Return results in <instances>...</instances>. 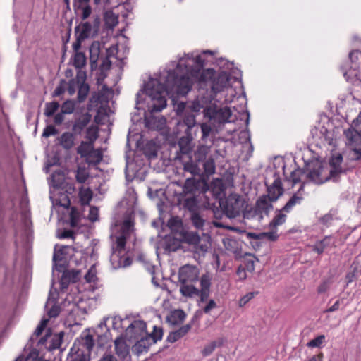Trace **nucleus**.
I'll return each instance as SVG.
<instances>
[{
    "mask_svg": "<svg viewBox=\"0 0 361 361\" xmlns=\"http://www.w3.org/2000/svg\"><path fill=\"white\" fill-rule=\"evenodd\" d=\"M197 190V183L194 178H187L183 186V190L180 194L195 195Z\"/></svg>",
    "mask_w": 361,
    "mask_h": 361,
    "instance_id": "b1692460",
    "label": "nucleus"
},
{
    "mask_svg": "<svg viewBox=\"0 0 361 361\" xmlns=\"http://www.w3.org/2000/svg\"><path fill=\"white\" fill-rule=\"evenodd\" d=\"M243 267L249 272L255 270V261L252 259H245L243 262Z\"/></svg>",
    "mask_w": 361,
    "mask_h": 361,
    "instance_id": "052dcab7",
    "label": "nucleus"
},
{
    "mask_svg": "<svg viewBox=\"0 0 361 361\" xmlns=\"http://www.w3.org/2000/svg\"><path fill=\"white\" fill-rule=\"evenodd\" d=\"M133 225L134 224L130 219L124 220L121 228L120 233L129 236L133 231Z\"/></svg>",
    "mask_w": 361,
    "mask_h": 361,
    "instance_id": "79ce46f5",
    "label": "nucleus"
},
{
    "mask_svg": "<svg viewBox=\"0 0 361 361\" xmlns=\"http://www.w3.org/2000/svg\"><path fill=\"white\" fill-rule=\"evenodd\" d=\"M331 283L332 280L331 279L322 280L317 288V293L324 294L326 293L330 289Z\"/></svg>",
    "mask_w": 361,
    "mask_h": 361,
    "instance_id": "a19ab883",
    "label": "nucleus"
},
{
    "mask_svg": "<svg viewBox=\"0 0 361 361\" xmlns=\"http://www.w3.org/2000/svg\"><path fill=\"white\" fill-rule=\"evenodd\" d=\"M216 347V342L213 341L207 345L202 351L203 356L207 357L211 355Z\"/></svg>",
    "mask_w": 361,
    "mask_h": 361,
    "instance_id": "4d7b16f0",
    "label": "nucleus"
},
{
    "mask_svg": "<svg viewBox=\"0 0 361 361\" xmlns=\"http://www.w3.org/2000/svg\"><path fill=\"white\" fill-rule=\"evenodd\" d=\"M256 293H257L250 292L243 296L239 300V306L243 307L244 305H245L250 300H251L255 297V295Z\"/></svg>",
    "mask_w": 361,
    "mask_h": 361,
    "instance_id": "bf43d9fd",
    "label": "nucleus"
},
{
    "mask_svg": "<svg viewBox=\"0 0 361 361\" xmlns=\"http://www.w3.org/2000/svg\"><path fill=\"white\" fill-rule=\"evenodd\" d=\"M77 78L79 80V82H80V85L78 88V101L81 103L83 102L90 92V86L87 83L85 82L86 80V72L82 70H78L77 71Z\"/></svg>",
    "mask_w": 361,
    "mask_h": 361,
    "instance_id": "1a4fd4ad",
    "label": "nucleus"
},
{
    "mask_svg": "<svg viewBox=\"0 0 361 361\" xmlns=\"http://www.w3.org/2000/svg\"><path fill=\"white\" fill-rule=\"evenodd\" d=\"M210 152L209 147L207 145H200L195 152L194 156L196 162L204 161L207 158V156Z\"/></svg>",
    "mask_w": 361,
    "mask_h": 361,
    "instance_id": "c756f323",
    "label": "nucleus"
},
{
    "mask_svg": "<svg viewBox=\"0 0 361 361\" xmlns=\"http://www.w3.org/2000/svg\"><path fill=\"white\" fill-rule=\"evenodd\" d=\"M185 317L186 314L183 310H175L167 317V321L173 325H178L182 323Z\"/></svg>",
    "mask_w": 361,
    "mask_h": 361,
    "instance_id": "a878e982",
    "label": "nucleus"
},
{
    "mask_svg": "<svg viewBox=\"0 0 361 361\" xmlns=\"http://www.w3.org/2000/svg\"><path fill=\"white\" fill-rule=\"evenodd\" d=\"M177 200L180 207L191 212H194L197 208V200L195 195L179 194Z\"/></svg>",
    "mask_w": 361,
    "mask_h": 361,
    "instance_id": "9d476101",
    "label": "nucleus"
},
{
    "mask_svg": "<svg viewBox=\"0 0 361 361\" xmlns=\"http://www.w3.org/2000/svg\"><path fill=\"white\" fill-rule=\"evenodd\" d=\"M147 324L142 320H135L128 327L127 331L134 334V337L146 333Z\"/></svg>",
    "mask_w": 361,
    "mask_h": 361,
    "instance_id": "dca6fc26",
    "label": "nucleus"
},
{
    "mask_svg": "<svg viewBox=\"0 0 361 361\" xmlns=\"http://www.w3.org/2000/svg\"><path fill=\"white\" fill-rule=\"evenodd\" d=\"M268 197L271 202L276 201L283 193L282 183L279 178H276L267 189Z\"/></svg>",
    "mask_w": 361,
    "mask_h": 361,
    "instance_id": "ddd939ff",
    "label": "nucleus"
},
{
    "mask_svg": "<svg viewBox=\"0 0 361 361\" xmlns=\"http://www.w3.org/2000/svg\"><path fill=\"white\" fill-rule=\"evenodd\" d=\"M97 278L96 276V271L95 269L93 268V267H92L87 272V274L85 275V279L87 282L88 283H91V282H94L95 281V279Z\"/></svg>",
    "mask_w": 361,
    "mask_h": 361,
    "instance_id": "680f3d73",
    "label": "nucleus"
},
{
    "mask_svg": "<svg viewBox=\"0 0 361 361\" xmlns=\"http://www.w3.org/2000/svg\"><path fill=\"white\" fill-rule=\"evenodd\" d=\"M307 176L310 181L316 184H322L331 177L329 170L320 165L311 169Z\"/></svg>",
    "mask_w": 361,
    "mask_h": 361,
    "instance_id": "6e6552de",
    "label": "nucleus"
},
{
    "mask_svg": "<svg viewBox=\"0 0 361 361\" xmlns=\"http://www.w3.org/2000/svg\"><path fill=\"white\" fill-rule=\"evenodd\" d=\"M263 238H265L270 241H276L279 238V235L277 234L276 231H275L270 232H264L260 233L259 235L256 236V238L259 239Z\"/></svg>",
    "mask_w": 361,
    "mask_h": 361,
    "instance_id": "3c124183",
    "label": "nucleus"
},
{
    "mask_svg": "<svg viewBox=\"0 0 361 361\" xmlns=\"http://www.w3.org/2000/svg\"><path fill=\"white\" fill-rule=\"evenodd\" d=\"M149 337L154 341V343L162 338L163 331L162 329L157 326L154 327L153 332L148 334Z\"/></svg>",
    "mask_w": 361,
    "mask_h": 361,
    "instance_id": "5fc2aeb1",
    "label": "nucleus"
},
{
    "mask_svg": "<svg viewBox=\"0 0 361 361\" xmlns=\"http://www.w3.org/2000/svg\"><path fill=\"white\" fill-rule=\"evenodd\" d=\"M332 244L331 235H326L322 240H318L312 246V250L317 254L321 255L324 252L325 249L329 247Z\"/></svg>",
    "mask_w": 361,
    "mask_h": 361,
    "instance_id": "aec40b11",
    "label": "nucleus"
},
{
    "mask_svg": "<svg viewBox=\"0 0 361 361\" xmlns=\"http://www.w3.org/2000/svg\"><path fill=\"white\" fill-rule=\"evenodd\" d=\"M109 56H110V54H109V50L108 49L106 51V56L104 59H103L102 63H101V68L102 70L106 71L111 68V61L109 59Z\"/></svg>",
    "mask_w": 361,
    "mask_h": 361,
    "instance_id": "e2e57ef3",
    "label": "nucleus"
},
{
    "mask_svg": "<svg viewBox=\"0 0 361 361\" xmlns=\"http://www.w3.org/2000/svg\"><path fill=\"white\" fill-rule=\"evenodd\" d=\"M349 58L352 62L355 65V68H358L360 64H361V51L355 50L352 51L349 54Z\"/></svg>",
    "mask_w": 361,
    "mask_h": 361,
    "instance_id": "49530a36",
    "label": "nucleus"
},
{
    "mask_svg": "<svg viewBox=\"0 0 361 361\" xmlns=\"http://www.w3.org/2000/svg\"><path fill=\"white\" fill-rule=\"evenodd\" d=\"M78 8H81L82 11L81 18L85 20L90 17L92 13V8L90 5L87 4L84 7L78 6Z\"/></svg>",
    "mask_w": 361,
    "mask_h": 361,
    "instance_id": "69168bd1",
    "label": "nucleus"
},
{
    "mask_svg": "<svg viewBox=\"0 0 361 361\" xmlns=\"http://www.w3.org/2000/svg\"><path fill=\"white\" fill-rule=\"evenodd\" d=\"M75 180L78 183H85L90 177L89 172L84 167H78L75 172Z\"/></svg>",
    "mask_w": 361,
    "mask_h": 361,
    "instance_id": "4c0bfd02",
    "label": "nucleus"
},
{
    "mask_svg": "<svg viewBox=\"0 0 361 361\" xmlns=\"http://www.w3.org/2000/svg\"><path fill=\"white\" fill-rule=\"evenodd\" d=\"M75 103L71 100H67L62 104L61 111L63 114H71L75 109Z\"/></svg>",
    "mask_w": 361,
    "mask_h": 361,
    "instance_id": "09e8293b",
    "label": "nucleus"
},
{
    "mask_svg": "<svg viewBox=\"0 0 361 361\" xmlns=\"http://www.w3.org/2000/svg\"><path fill=\"white\" fill-rule=\"evenodd\" d=\"M59 104L57 102H51L47 103L45 105L44 115L47 117L52 116L58 110Z\"/></svg>",
    "mask_w": 361,
    "mask_h": 361,
    "instance_id": "ea45409f",
    "label": "nucleus"
},
{
    "mask_svg": "<svg viewBox=\"0 0 361 361\" xmlns=\"http://www.w3.org/2000/svg\"><path fill=\"white\" fill-rule=\"evenodd\" d=\"M200 289L194 286V283H180V292L183 296L193 298L198 296L200 302L207 301L210 295L211 278L208 274H203L200 278Z\"/></svg>",
    "mask_w": 361,
    "mask_h": 361,
    "instance_id": "f03ea898",
    "label": "nucleus"
},
{
    "mask_svg": "<svg viewBox=\"0 0 361 361\" xmlns=\"http://www.w3.org/2000/svg\"><path fill=\"white\" fill-rule=\"evenodd\" d=\"M186 240L190 244L197 245L200 241V238L198 234L190 233L186 235Z\"/></svg>",
    "mask_w": 361,
    "mask_h": 361,
    "instance_id": "13d9d810",
    "label": "nucleus"
},
{
    "mask_svg": "<svg viewBox=\"0 0 361 361\" xmlns=\"http://www.w3.org/2000/svg\"><path fill=\"white\" fill-rule=\"evenodd\" d=\"M205 117L214 120L219 123L230 122L232 115L231 110L228 107L219 108L217 106H209L204 110Z\"/></svg>",
    "mask_w": 361,
    "mask_h": 361,
    "instance_id": "39448f33",
    "label": "nucleus"
},
{
    "mask_svg": "<svg viewBox=\"0 0 361 361\" xmlns=\"http://www.w3.org/2000/svg\"><path fill=\"white\" fill-rule=\"evenodd\" d=\"M192 324H187L180 328H179L178 330L171 332L169 335L167 337V341L170 343H174L181 338H183L185 335H186L188 331L191 329Z\"/></svg>",
    "mask_w": 361,
    "mask_h": 361,
    "instance_id": "a211bd4d",
    "label": "nucleus"
},
{
    "mask_svg": "<svg viewBox=\"0 0 361 361\" xmlns=\"http://www.w3.org/2000/svg\"><path fill=\"white\" fill-rule=\"evenodd\" d=\"M191 221L192 225L196 228H202L204 226V220L200 216L199 214L196 212H192L191 215Z\"/></svg>",
    "mask_w": 361,
    "mask_h": 361,
    "instance_id": "a18cd8bd",
    "label": "nucleus"
},
{
    "mask_svg": "<svg viewBox=\"0 0 361 361\" xmlns=\"http://www.w3.org/2000/svg\"><path fill=\"white\" fill-rule=\"evenodd\" d=\"M78 197L82 206L89 205L93 197V192L90 188L81 186L79 188Z\"/></svg>",
    "mask_w": 361,
    "mask_h": 361,
    "instance_id": "5701e85b",
    "label": "nucleus"
},
{
    "mask_svg": "<svg viewBox=\"0 0 361 361\" xmlns=\"http://www.w3.org/2000/svg\"><path fill=\"white\" fill-rule=\"evenodd\" d=\"M195 125V116L192 114H185L183 118V121L178 123L179 128H185V134L190 133L192 128H193Z\"/></svg>",
    "mask_w": 361,
    "mask_h": 361,
    "instance_id": "bb28decb",
    "label": "nucleus"
},
{
    "mask_svg": "<svg viewBox=\"0 0 361 361\" xmlns=\"http://www.w3.org/2000/svg\"><path fill=\"white\" fill-rule=\"evenodd\" d=\"M343 161V157L341 154L332 157L330 161L329 175L331 177L334 178L341 172V164Z\"/></svg>",
    "mask_w": 361,
    "mask_h": 361,
    "instance_id": "4be33fe9",
    "label": "nucleus"
},
{
    "mask_svg": "<svg viewBox=\"0 0 361 361\" xmlns=\"http://www.w3.org/2000/svg\"><path fill=\"white\" fill-rule=\"evenodd\" d=\"M302 200V197L299 196L298 194H294L282 208L281 211L287 213L290 212L296 204H300Z\"/></svg>",
    "mask_w": 361,
    "mask_h": 361,
    "instance_id": "c9c22d12",
    "label": "nucleus"
},
{
    "mask_svg": "<svg viewBox=\"0 0 361 361\" xmlns=\"http://www.w3.org/2000/svg\"><path fill=\"white\" fill-rule=\"evenodd\" d=\"M325 340V336L324 335H320L316 337L315 338L310 341L307 343V346L310 348H319L321 346V345L324 343Z\"/></svg>",
    "mask_w": 361,
    "mask_h": 361,
    "instance_id": "8fccbe9b",
    "label": "nucleus"
},
{
    "mask_svg": "<svg viewBox=\"0 0 361 361\" xmlns=\"http://www.w3.org/2000/svg\"><path fill=\"white\" fill-rule=\"evenodd\" d=\"M204 172L206 176L213 175L216 171L214 159L212 157H208L203 163Z\"/></svg>",
    "mask_w": 361,
    "mask_h": 361,
    "instance_id": "f704fd0d",
    "label": "nucleus"
},
{
    "mask_svg": "<svg viewBox=\"0 0 361 361\" xmlns=\"http://www.w3.org/2000/svg\"><path fill=\"white\" fill-rule=\"evenodd\" d=\"M153 344H154V341L152 339L149 335L146 334L145 337L136 342L133 346V350L139 355L144 352H147L149 347Z\"/></svg>",
    "mask_w": 361,
    "mask_h": 361,
    "instance_id": "4468645a",
    "label": "nucleus"
},
{
    "mask_svg": "<svg viewBox=\"0 0 361 361\" xmlns=\"http://www.w3.org/2000/svg\"><path fill=\"white\" fill-rule=\"evenodd\" d=\"M191 77L199 83H211L212 93L216 95L229 86L230 77L225 71H221L216 75L214 68H207L203 71L193 70Z\"/></svg>",
    "mask_w": 361,
    "mask_h": 361,
    "instance_id": "f257e3e1",
    "label": "nucleus"
},
{
    "mask_svg": "<svg viewBox=\"0 0 361 361\" xmlns=\"http://www.w3.org/2000/svg\"><path fill=\"white\" fill-rule=\"evenodd\" d=\"M92 25L89 22L81 23L75 28V35L84 39L90 37Z\"/></svg>",
    "mask_w": 361,
    "mask_h": 361,
    "instance_id": "412c9836",
    "label": "nucleus"
},
{
    "mask_svg": "<svg viewBox=\"0 0 361 361\" xmlns=\"http://www.w3.org/2000/svg\"><path fill=\"white\" fill-rule=\"evenodd\" d=\"M94 149V144L87 141H82L77 147V153L81 158L86 157L90 152Z\"/></svg>",
    "mask_w": 361,
    "mask_h": 361,
    "instance_id": "7c9ffc66",
    "label": "nucleus"
},
{
    "mask_svg": "<svg viewBox=\"0 0 361 361\" xmlns=\"http://www.w3.org/2000/svg\"><path fill=\"white\" fill-rule=\"evenodd\" d=\"M304 172L300 169H297L295 170H293L290 173V176L289 177V180H290L293 183V185H295L298 183H300L301 181V178L303 176Z\"/></svg>",
    "mask_w": 361,
    "mask_h": 361,
    "instance_id": "c03bdc74",
    "label": "nucleus"
},
{
    "mask_svg": "<svg viewBox=\"0 0 361 361\" xmlns=\"http://www.w3.org/2000/svg\"><path fill=\"white\" fill-rule=\"evenodd\" d=\"M92 119V115L86 112L82 114L79 118L75 119L73 127L72 130L75 134L80 135L84 128L88 125Z\"/></svg>",
    "mask_w": 361,
    "mask_h": 361,
    "instance_id": "f8f14e48",
    "label": "nucleus"
},
{
    "mask_svg": "<svg viewBox=\"0 0 361 361\" xmlns=\"http://www.w3.org/2000/svg\"><path fill=\"white\" fill-rule=\"evenodd\" d=\"M271 207L268 200L266 197H260L256 202V207L255 209V213H267L269 207Z\"/></svg>",
    "mask_w": 361,
    "mask_h": 361,
    "instance_id": "473e14b6",
    "label": "nucleus"
},
{
    "mask_svg": "<svg viewBox=\"0 0 361 361\" xmlns=\"http://www.w3.org/2000/svg\"><path fill=\"white\" fill-rule=\"evenodd\" d=\"M281 212L282 211H281L279 214H278L277 215H276V216H274V218L270 223L271 226H273L275 227V226H280V225L283 224L286 221V215L284 214H282Z\"/></svg>",
    "mask_w": 361,
    "mask_h": 361,
    "instance_id": "603ef678",
    "label": "nucleus"
},
{
    "mask_svg": "<svg viewBox=\"0 0 361 361\" xmlns=\"http://www.w3.org/2000/svg\"><path fill=\"white\" fill-rule=\"evenodd\" d=\"M183 169L185 171L189 172L193 176L199 175L201 172V170L197 164V162L193 161L190 157V160L185 161L183 164Z\"/></svg>",
    "mask_w": 361,
    "mask_h": 361,
    "instance_id": "2f4dec72",
    "label": "nucleus"
},
{
    "mask_svg": "<svg viewBox=\"0 0 361 361\" xmlns=\"http://www.w3.org/2000/svg\"><path fill=\"white\" fill-rule=\"evenodd\" d=\"M245 204V200L237 194H231L224 201L220 202V206L224 213L230 219L239 216L243 212Z\"/></svg>",
    "mask_w": 361,
    "mask_h": 361,
    "instance_id": "20e7f679",
    "label": "nucleus"
},
{
    "mask_svg": "<svg viewBox=\"0 0 361 361\" xmlns=\"http://www.w3.org/2000/svg\"><path fill=\"white\" fill-rule=\"evenodd\" d=\"M104 19L106 25L111 28L115 27L118 23V16L112 11H106L104 13Z\"/></svg>",
    "mask_w": 361,
    "mask_h": 361,
    "instance_id": "e433bc0d",
    "label": "nucleus"
},
{
    "mask_svg": "<svg viewBox=\"0 0 361 361\" xmlns=\"http://www.w3.org/2000/svg\"><path fill=\"white\" fill-rule=\"evenodd\" d=\"M99 212L98 209L95 207H90L88 219L90 221L94 222L98 220Z\"/></svg>",
    "mask_w": 361,
    "mask_h": 361,
    "instance_id": "0e129e2a",
    "label": "nucleus"
},
{
    "mask_svg": "<svg viewBox=\"0 0 361 361\" xmlns=\"http://www.w3.org/2000/svg\"><path fill=\"white\" fill-rule=\"evenodd\" d=\"M199 269L195 266L184 265L179 269L178 280L180 283H194L198 281Z\"/></svg>",
    "mask_w": 361,
    "mask_h": 361,
    "instance_id": "423d86ee",
    "label": "nucleus"
},
{
    "mask_svg": "<svg viewBox=\"0 0 361 361\" xmlns=\"http://www.w3.org/2000/svg\"><path fill=\"white\" fill-rule=\"evenodd\" d=\"M86 65V56L82 52H76L73 57V66L78 70H81Z\"/></svg>",
    "mask_w": 361,
    "mask_h": 361,
    "instance_id": "58836bf2",
    "label": "nucleus"
},
{
    "mask_svg": "<svg viewBox=\"0 0 361 361\" xmlns=\"http://www.w3.org/2000/svg\"><path fill=\"white\" fill-rule=\"evenodd\" d=\"M192 135L189 133L186 134V136L182 137L178 142L180 147V152L183 154L188 155L192 152Z\"/></svg>",
    "mask_w": 361,
    "mask_h": 361,
    "instance_id": "f3484780",
    "label": "nucleus"
},
{
    "mask_svg": "<svg viewBox=\"0 0 361 361\" xmlns=\"http://www.w3.org/2000/svg\"><path fill=\"white\" fill-rule=\"evenodd\" d=\"M128 236L119 233L116 236V241L113 247L114 252H118V255L125 251L126 240Z\"/></svg>",
    "mask_w": 361,
    "mask_h": 361,
    "instance_id": "c85d7f7f",
    "label": "nucleus"
},
{
    "mask_svg": "<svg viewBox=\"0 0 361 361\" xmlns=\"http://www.w3.org/2000/svg\"><path fill=\"white\" fill-rule=\"evenodd\" d=\"M68 246H61L57 251L54 253L53 255V261H61L63 259V255L66 254V250L68 248Z\"/></svg>",
    "mask_w": 361,
    "mask_h": 361,
    "instance_id": "6e6d98bb",
    "label": "nucleus"
},
{
    "mask_svg": "<svg viewBox=\"0 0 361 361\" xmlns=\"http://www.w3.org/2000/svg\"><path fill=\"white\" fill-rule=\"evenodd\" d=\"M180 247V241L172 236L166 237L164 241V250L166 252H176Z\"/></svg>",
    "mask_w": 361,
    "mask_h": 361,
    "instance_id": "cd10ccee",
    "label": "nucleus"
},
{
    "mask_svg": "<svg viewBox=\"0 0 361 361\" xmlns=\"http://www.w3.org/2000/svg\"><path fill=\"white\" fill-rule=\"evenodd\" d=\"M58 133V130L53 125L47 126L42 133V137H49Z\"/></svg>",
    "mask_w": 361,
    "mask_h": 361,
    "instance_id": "864d4df0",
    "label": "nucleus"
},
{
    "mask_svg": "<svg viewBox=\"0 0 361 361\" xmlns=\"http://www.w3.org/2000/svg\"><path fill=\"white\" fill-rule=\"evenodd\" d=\"M151 83L147 85V94L152 97L153 104L149 107L151 114L161 111L166 106V99L165 97V87L163 85L157 83L155 87L153 84L152 88Z\"/></svg>",
    "mask_w": 361,
    "mask_h": 361,
    "instance_id": "7ed1b4c3",
    "label": "nucleus"
},
{
    "mask_svg": "<svg viewBox=\"0 0 361 361\" xmlns=\"http://www.w3.org/2000/svg\"><path fill=\"white\" fill-rule=\"evenodd\" d=\"M80 82H79L77 76L75 78H73L69 80L67 91L70 95H73L75 94L76 89L78 88Z\"/></svg>",
    "mask_w": 361,
    "mask_h": 361,
    "instance_id": "de8ad7c7",
    "label": "nucleus"
},
{
    "mask_svg": "<svg viewBox=\"0 0 361 361\" xmlns=\"http://www.w3.org/2000/svg\"><path fill=\"white\" fill-rule=\"evenodd\" d=\"M347 144L350 146H357L361 144V116H358L353 122V127L344 132Z\"/></svg>",
    "mask_w": 361,
    "mask_h": 361,
    "instance_id": "0eeeda50",
    "label": "nucleus"
},
{
    "mask_svg": "<svg viewBox=\"0 0 361 361\" xmlns=\"http://www.w3.org/2000/svg\"><path fill=\"white\" fill-rule=\"evenodd\" d=\"M75 133L64 132L58 137L59 143L63 149L70 150L75 145Z\"/></svg>",
    "mask_w": 361,
    "mask_h": 361,
    "instance_id": "2eb2a0df",
    "label": "nucleus"
},
{
    "mask_svg": "<svg viewBox=\"0 0 361 361\" xmlns=\"http://www.w3.org/2000/svg\"><path fill=\"white\" fill-rule=\"evenodd\" d=\"M103 159L102 151L100 148L93 149L89 154L85 157V161L88 165L96 166L99 164Z\"/></svg>",
    "mask_w": 361,
    "mask_h": 361,
    "instance_id": "6ab92c4d",
    "label": "nucleus"
},
{
    "mask_svg": "<svg viewBox=\"0 0 361 361\" xmlns=\"http://www.w3.org/2000/svg\"><path fill=\"white\" fill-rule=\"evenodd\" d=\"M85 137L87 142L94 144L99 137V128L94 125L89 126L86 130Z\"/></svg>",
    "mask_w": 361,
    "mask_h": 361,
    "instance_id": "72a5a7b5",
    "label": "nucleus"
},
{
    "mask_svg": "<svg viewBox=\"0 0 361 361\" xmlns=\"http://www.w3.org/2000/svg\"><path fill=\"white\" fill-rule=\"evenodd\" d=\"M201 130H202V139L204 140H205L210 134L212 131V128L210 126H209L207 123H202L201 125Z\"/></svg>",
    "mask_w": 361,
    "mask_h": 361,
    "instance_id": "338daca9",
    "label": "nucleus"
},
{
    "mask_svg": "<svg viewBox=\"0 0 361 361\" xmlns=\"http://www.w3.org/2000/svg\"><path fill=\"white\" fill-rule=\"evenodd\" d=\"M177 86L179 94H187L192 89V81L189 77L183 75L178 80Z\"/></svg>",
    "mask_w": 361,
    "mask_h": 361,
    "instance_id": "393cba45",
    "label": "nucleus"
},
{
    "mask_svg": "<svg viewBox=\"0 0 361 361\" xmlns=\"http://www.w3.org/2000/svg\"><path fill=\"white\" fill-rule=\"evenodd\" d=\"M47 323H48L47 319H42L40 322L39 324L37 326V327L36 328L35 331V334L37 336H39V335L42 334V333L44 330L45 327L47 326Z\"/></svg>",
    "mask_w": 361,
    "mask_h": 361,
    "instance_id": "774afa93",
    "label": "nucleus"
},
{
    "mask_svg": "<svg viewBox=\"0 0 361 361\" xmlns=\"http://www.w3.org/2000/svg\"><path fill=\"white\" fill-rule=\"evenodd\" d=\"M67 361H90L82 351L78 350L74 354L68 355Z\"/></svg>",
    "mask_w": 361,
    "mask_h": 361,
    "instance_id": "37998d69",
    "label": "nucleus"
},
{
    "mask_svg": "<svg viewBox=\"0 0 361 361\" xmlns=\"http://www.w3.org/2000/svg\"><path fill=\"white\" fill-rule=\"evenodd\" d=\"M115 351L118 357L128 361L130 358L129 346L127 345L125 338L123 336L117 337L114 341Z\"/></svg>",
    "mask_w": 361,
    "mask_h": 361,
    "instance_id": "9b49d317",
    "label": "nucleus"
}]
</instances>
